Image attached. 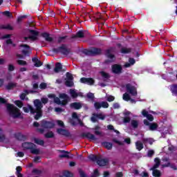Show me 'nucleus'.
<instances>
[{
    "mask_svg": "<svg viewBox=\"0 0 177 177\" xmlns=\"http://www.w3.org/2000/svg\"><path fill=\"white\" fill-rule=\"evenodd\" d=\"M59 157L61 158H73V155L71 154L70 152H67L66 151H62V153L59 155Z\"/></svg>",
    "mask_w": 177,
    "mask_h": 177,
    "instance_id": "obj_20",
    "label": "nucleus"
},
{
    "mask_svg": "<svg viewBox=\"0 0 177 177\" xmlns=\"http://www.w3.org/2000/svg\"><path fill=\"white\" fill-rule=\"evenodd\" d=\"M76 37H77V38H82V37H84V32L82 31V30H80L79 32H77L76 35L73 36V38H76Z\"/></svg>",
    "mask_w": 177,
    "mask_h": 177,
    "instance_id": "obj_35",
    "label": "nucleus"
},
{
    "mask_svg": "<svg viewBox=\"0 0 177 177\" xmlns=\"http://www.w3.org/2000/svg\"><path fill=\"white\" fill-rule=\"evenodd\" d=\"M144 124L145 125H149V131H156L157 128H158V125L157 123H149V121L147 120H144Z\"/></svg>",
    "mask_w": 177,
    "mask_h": 177,
    "instance_id": "obj_15",
    "label": "nucleus"
},
{
    "mask_svg": "<svg viewBox=\"0 0 177 177\" xmlns=\"http://www.w3.org/2000/svg\"><path fill=\"white\" fill-rule=\"evenodd\" d=\"M136 147L137 150L140 151V150H142V149H143V144H142V142L138 141L137 142H136Z\"/></svg>",
    "mask_w": 177,
    "mask_h": 177,
    "instance_id": "obj_32",
    "label": "nucleus"
},
{
    "mask_svg": "<svg viewBox=\"0 0 177 177\" xmlns=\"http://www.w3.org/2000/svg\"><path fill=\"white\" fill-rule=\"evenodd\" d=\"M18 64H19L20 66H26V64H27V62H26V61H23L21 59H19L17 61Z\"/></svg>",
    "mask_w": 177,
    "mask_h": 177,
    "instance_id": "obj_49",
    "label": "nucleus"
},
{
    "mask_svg": "<svg viewBox=\"0 0 177 177\" xmlns=\"http://www.w3.org/2000/svg\"><path fill=\"white\" fill-rule=\"evenodd\" d=\"M33 142L37 145H40V146L44 145V141L39 138H34Z\"/></svg>",
    "mask_w": 177,
    "mask_h": 177,
    "instance_id": "obj_34",
    "label": "nucleus"
},
{
    "mask_svg": "<svg viewBox=\"0 0 177 177\" xmlns=\"http://www.w3.org/2000/svg\"><path fill=\"white\" fill-rule=\"evenodd\" d=\"M170 89L173 95H177V84H174L171 86Z\"/></svg>",
    "mask_w": 177,
    "mask_h": 177,
    "instance_id": "obj_30",
    "label": "nucleus"
},
{
    "mask_svg": "<svg viewBox=\"0 0 177 177\" xmlns=\"http://www.w3.org/2000/svg\"><path fill=\"white\" fill-rule=\"evenodd\" d=\"M115 177H122V172H118Z\"/></svg>",
    "mask_w": 177,
    "mask_h": 177,
    "instance_id": "obj_63",
    "label": "nucleus"
},
{
    "mask_svg": "<svg viewBox=\"0 0 177 177\" xmlns=\"http://www.w3.org/2000/svg\"><path fill=\"white\" fill-rule=\"evenodd\" d=\"M4 16H7V17H12V14L9 11H6L3 12Z\"/></svg>",
    "mask_w": 177,
    "mask_h": 177,
    "instance_id": "obj_52",
    "label": "nucleus"
},
{
    "mask_svg": "<svg viewBox=\"0 0 177 177\" xmlns=\"http://www.w3.org/2000/svg\"><path fill=\"white\" fill-rule=\"evenodd\" d=\"M20 99H21V100H24V99H27L26 98V93L21 94Z\"/></svg>",
    "mask_w": 177,
    "mask_h": 177,
    "instance_id": "obj_61",
    "label": "nucleus"
},
{
    "mask_svg": "<svg viewBox=\"0 0 177 177\" xmlns=\"http://www.w3.org/2000/svg\"><path fill=\"white\" fill-rule=\"evenodd\" d=\"M99 175V170L95 169L94 170V173L91 175V177H97Z\"/></svg>",
    "mask_w": 177,
    "mask_h": 177,
    "instance_id": "obj_50",
    "label": "nucleus"
},
{
    "mask_svg": "<svg viewBox=\"0 0 177 177\" xmlns=\"http://www.w3.org/2000/svg\"><path fill=\"white\" fill-rule=\"evenodd\" d=\"M103 146L108 150H111L113 148V144L111 142H104Z\"/></svg>",
    "mask_w": 177,
    "mask_h": 177,
    "instance_id": "obj_31",
    "label": "nucleus"
},
{
    "mask_svg": "<svg viewBox=\"0 0 177 177\" xmlns=\"http://www.w3.org/2000/svg\"><path fill=\"white\" fill-rule=\"evenodd\" d=\"M74 80V77H73V75L70 73H66V78L65 82V85L66 86H74V82L73 81Z\"/></svg>",
    "mask_w": 177,
    "mask_h": 177,
    "instance_id": "obj_7",
    "label": "nucleus"
},
{
    "mask_svg": "<svg viewBox=\"0 0 177 177\" xmlns=\"http://www.w3.org/2000/svg\"><path fill=\"white\" fill-rule=\"evenodd\" d=\"M72 118L76 121V122H80V118L78 117V115H77V113H73L72 114Z\"/></svg>",
    "mask_w": 177,
    "mask_h": 177,
    "instance_id": "obj_38",
    "label": "nucleus"
},
{
    "mask_svg": "<svg viewBox=\"0 0 177 177\" xmlns=\"http://www.w3.org/2000/svg\"><path fill=\"white\" fill-rule=\"evenodd\" d=\"M97 164H98L100 167H104L109 164V159L98 158Z\"/></svg>",
    "mask_w": 177,
    "mask_h": 177,
    "instance_id": "obj_19",
    "label": "nucleus"
},
{
    "mask_svg": "<svg viewBox=\"0 0 177 177\" xmlns=\"http://www.w3.org/2000/svg\"><path fill=\"white\" fill-rule=\"evenodd\" d=\"M86 136L90 140H96V137L93 134L87 133Z\"/></svg>",
    "mask_w": 177,
    "mask_h": 177,
    "instance_id": "obj_39",
    "label": "nucleus"
},
{
    "mask_svg": "<svg viewBox=\"0 0 177 177\" xmlns=\"http://www.w3.org/2000/svg\"><path fill=\"white\" fill-rule=\"evenodd\" d=\"M3 140V134L2 133V129H0V141Z\"/></svg>",
    "mask_w": 177,
    "mask_h": 177,
    "instance_id": "obj_59",
    "label": "nucleus"
},
{
    "mask_svg": "<svg viewBox=\"0 0 177 177\" xmlns=\"http://www.w3.org/2000/svg\"><path fill=\"white\" fill-rule=\"evenodd\" d=\"M41 102L44 103V104H46V103H48V98L46 97L41 98Z\"/></svg>",
    "mask_w": 177,
    "mask_h": 177,
    "instance_id": "obj_58",
    "label": "nucleus"
},
{
    "mask_svg": "<svg viewBox=\"0 0 177 177\" xmlns=\"http://www.w3.org/2000/svg\"><path fill=\"white\" fill-rule=\"evenodd\" d=\"M153 154H154V151L153 150H149L148 151V157H151V156H153Z\"/></svg>",
    "mask_w": 177,
    "mask_h": 177,
    "instance_id": "obj_55",
    "label": "nucleus"
},
{
    "mask_svg": "<svg viewBox=\"0 0 177 177\" xmlns=\"http://www.w3.org/2000/svg\"><path fill=\"white\" fill-rule=\"evenodd\" d=\"M101 52L102 50L99 48H91L90 50H87L86 53L87 55H89L90 56H92L93 55H99L100 53H101Z\"/></svg>",
    "mask_w": 177,
    "mask_h": 177,
    "instance_id": "obj_13",
    "label": "nucleus"
},
{
    "mask_svg": "<svg viewBox=\"0 0 177 177\" xmlns=\"http://www.w3.org/2000/svg\"><path fill=\"white\" fill-rule=\"evenodd\" d=\"M162 162H165L163 165H162V167H169V163L168 162V159H163Z\"/></svg>",
    "mask_w": 177,
    "mask_h": 177,
    "instance_id": "obj_46",
    "label": "nucleus"
},
{
    "mask_svg": "<svg viewBox=\"0 0 177 177\" xmlns=\"http://www.w3.org/2000/svg\"><path fill=\"white\" fill-rule=\"evenodd\" d=\"M136 63L135 59L129 58V63H126L124 64V67L128 68L131 67V66H133Z\"/></svg>",
    "mask_w": 177,
    "mask_h": 177,
    "instance_id": "obj_26",
    "label": "nucleus"
},
{
    "mask_svg": "<svg viewBox=\"0 0 177 177\" xmlns=\"http://www.w3.org/2000/svg\"><path fill=\"white\" fill-rule=\"evenodd\" d=\"M32 62L34 63L35 67H41L42 66V62L38 59V58H33Z\"/></svg>",
    "mask_w": 177,
    "mask_h": 177,
    "instance_id": "obj_25",
    "label": "nucleus"
},
{
    "mask_svg": "<svg viewBox=\"0 0 177 177\" xmlns=\"http://www.w3.org/2000/svg\"><path fill=\"white\" fill-rule=\"evenodd\" d=\"M69 93H70L71 96H72L73 98L78 97V96H82V93H79L75 89H70Z\"/></svg>",
    "mask_w": 177,
    "mask_h": 177,
    "instance_id": "obj_17",
    "label": "nucleus"
},
{
    "mask_svg": "<svg viewBox=\"0 0 177 177\" xmlns=\"http://www.w3.org/2000/svg\"><path fill=\"white\" fill-rule=\"evenodd\" d=\"M153 142H154V140L152 138H147L144 140L145 143H149V145H153Z\"/></svg>",
    "mask_w": 177,
    "mask_h": 177,
    "instance_id": "obj_42",
    "label": "nucleus"
},
{
    "mask_svg": "<svg viewBox=\"0 0 177 177\" xmlns=\"http://www.w3.org/2000/svg\"><path fill=\"white\" fill-rule=\"evenodd\" d=\"M100 75H102L103 80H109V78H110V75H109V73H106L104 71L100 72Z\"/></svg>",
    "mask_w": 177,
    "mask_h": 177,
    "instance_id": "obj_29",
    "label": "nucleus"
},
{
    "mask_svg": "<svg viewBox=\"0 0 177 177\" xmlns=\"http://www.w3.org/2000/svg\"><path fill=\"white\" fill-rule=\"evenodd\" d=\"M87 97L88 99H93V97H95V95H93V93H89L87 94Z\"/></svg>",
    "mask_w": 177,
    "mask_h": 177,
    "instance_id": "obj_53",
    "label": "nucleus"
},
{
    "mask_svg": "<svg viewBox=\"0 0 177 177\" xmlns=\"http://www.w3.org/2000/svg\"><path fill=\"white\" fill-rule=\"evenodd\" d=\"M94 129L95 135H99L100 136H102V131H99V129H100V127L96 126Z\"/></svg>",
    "mask_w": 177,
    "mask_h": 177,
    "instance_id": "obj_36",
    "label": "nucleus"
},
{
    "mask_svg": "<svg viewBox=\"0 0 177 177\" xmlns=\"http://www.w3.org/2000/svg\"><path fill=\"white\" fill-rule=\"evenodd\" d=\"M8 70H9V71H13V70H15V66L12 64H10L8 66Z\"/></svg>",
    "mask_w": 177,
    "mask_h": 177,
    "instance_id": "obj_56",
    "label": "nucleus"
},
{
    "mask_svg": "<svg viewBox=\"0 0 177 177\" xmlns=\"http://www.w3.org/2000/svg\"><path fill=\"white\" fill-rule=\"evenodd\" d=\"M89 160H91V161H97V160H99V158H97V157H96V156L95 155H90L88 156Z\"/></svg>",
    "mask_w": 177,
    "mask_h": 177,
    "instance_id": "obj_40",
    "label": "nucleus"
},
{
    "mask_svg": "<svg viewBox=\"0 0 177 177\" xmlns=\"http://www.w3.org/2000/svg\"><path fill=\"white\" fill-rule=\"evenodd\" d=\"M110 174L108 171H105L104 173V177H109Z\"/></svg>",
    "mask_w": 177,
    "mask_h": 177,
    "instance_id": "obj_64",
    "label": "nucleus"
},
{
    "mask_svg": "<svg viewBox=\"0 0 177 177\" xmlns=\"http://www.w3.org/2000/svg\"><path fill=\"white\" fill-rule=\"evenodd\" d=\"M71 109H75V110H80L82 107V104L81 102H74L71 104Z\"/></svg>",
    "mask_w": 177,
    "mask_h": 177,
    "instance_id": "obj_22",
    "label": "nucleus"
},
{
    "mask_svg": "<svg viewBox=\"0 0 177 177\" xmlns=\"http://www.w3.org/2000/svg\"><path fill=\"white\" fill-rule=\"evenodd\" d=\"M22 147L26 149H30L32 154H39V149H35V145L31 142H24L22 144Z\"/></svg>",
    "mask_w": 177,
    "mask_h": 177,
    "instance_id": "obj_5",
    "label": "nucleus"
},
{
    "mask_svg": "<svg viewBox=\"0 0 177 177\" xmlns=\"http://www.w3.org/2000/svg\"><path fill=\"white\" fill-rule=\"evenodd\" d=\"M46 138H53V132L50 131L45 135Z\"/></svg>",
    "mask_w": 177,
    "mask_h": 177,
    "instance_id": "obj_51",
    "label": "nucleus"
},
{
    "mask_svg": "<svg viewBox=\"0 0 177 177\" xmlns=\"http://www.w3.org/2000/svg\"><path fill=\"white\" fill-rule=\"evenodd\" d=\"M122 53H129L131 52V49L127 48H123L121 50Z\"/></svg>",
    "mask_w": 177,
    "mask_h": 177,
    "instance_id": "obj_47",
    "label": "nucleus"
},
{
    "mask_svg": "<svg viewBox=\"0 0 177 177\" xmlns=\"http://www.w3.org/2000/svg\"><path fill=\"white\" fill-rule=\"evenodd\" d=\"M64 176H66V177H73V174H71L68 171H64Z\"/></svg>",
    "mask_w": 177,
    "mask_h": 177,
    "instance_id": "obj_45",
    "label": "nucleus"
},
{
    "mask_svg": "<svg viewBox=\"0 0 177 177\" xmlns=\"http://www.w3.org/2000/svg\"><path fill=\"white\" fill-rule=\"evenodd\" d=\"M113 109H120V104L118 103L113 104Z\"/></svg>",
    "mask_w": 177,
    "mask_h": 177,
    "instance_id": "obj_62",
    "label": "nucleus"
},
{
    "mask_svg": "<svg viewBox=\"0 0 177 177\" xmlns=\"http://www.w3.org/2000/svg\"><path fill=\"white\" fill-rule=\"evenodd\" d=\"M80 82H82V84H87V85H93L95 80L91 77H82L80 79Z\"/></svg>",
    "mask_w": 177,
    "mask_h": 177,
    "instance_id": "obj_11",
    "label": "nucleus"
},
{
    "mask_svg": "<svg viewBox=\"0 0 177 177\" xmlns=\"http://www.w3.org/2000/svg\"><path fill=\"white\" fill-rule=\"evenodd\" d=\"M140 176H142V177H149V174H147V172L144 171V172H142V173L140 174Z\"/></svg>",
    "mask_w": 177,
    "mask_h": 177,
    "instance_id": "obj_57",
    "label": "nucleus"
},
{
    "mask_svg": "<svg viewBox=\"0 0 177 177\" xmlns=\"http://www.w3.org/2000/svg\"><path fill=\"white\" fill-rule=\"evenodd\" d=\"M108 129H109L110 131H114V132H115L116 133H120V131L115 130L114 129V127L111 124H109L107 126Z\"/></svg>",
    "mask_w": 177,
    "mask_h": 177,
    "instance_id": "obj_43",
    "label": "nucleus"
},
{
    "mask_svg": "<svg viewBox=\"0 0 177 177\" xmlns=\"http://www.w3.org/2000/svg\"><path fill=\"white\" fill-rule=\"evenodd\" d=\"M104 118H106V116L103 113H99V114L94 113L91 117V121L92 122H96V121H97V119L104 120Z\"/></svg>",
    "mask_w": 177,
    "mask_h": 177,
    "instance_id": "obj_9",
    "label": "nucleus"
},
{
    "mask_svg": "<svg viewBox=\"0 0 177 177\" xmlns=\"http://www.w3.org/2000/svg\"><path fill=\"white\" fill-rule=\"evenodd\" d=\"M105 99L107 102H114L115 97L113 95H106Z\"/></svg>",
    "mask_w": 177,
    "mask_h": 177,
    "instance_id": "obj_33",
    "label": "nucleus"
},
{
    "mask_svg": "<svg viewBox=\"0 0 177 177\" xmlns=\"http://www.w3.org/2000/svg\"><path fill=\"white\" fill-rule=\"evenodd\" d=\"M15 86H16V84L9 83L6 88L7 89H12V88H15Z\"/></svg>",
    "mask_w": 177,
    "mask_h": 177,
    "instance_id": "obj_48",
    "label": "nucleus"
},
{
    "mask_svg": "<svg viewBox=\"0 0 177 177\" xmlns=\"http://www.w3.org/2000/svg\"><path fill=\"white\" fill-rule=\"evenodd\" d=\"M126 90H127V93H125L123 95V100H125V102L130 101L131 103H136L135 100L131 98V96L135 97V96L138 95V91H136V88H135V86H133L131 84H127Z\"/></svg>",
    "mask_w": 177,
    "mask_h": 177,
    "instance_id": "obj_2",
    "label": "nucleus"
},
{
    "mask_svg": "<svg viewBox=\"0 0 177 177\" xmlns=\"http://www.w3.org/2000/svg\"><path fill=\"white\" fill-rule=\"evenodd\" d=\"M62 68H63V67L62 66V64L57 63L55 65V68L54 69V71L55 73H60V71H62Z\"/></svg>",
    "mask_w": 177,
    "mask_h": 177,
    "instance_id": "obj_27",
    "label": "nucleus"
},
{
    "mask_svg": "<svg viewBox=\"0 0 177 177\" xmlns=\"http://www.w3.org/2000/svg\"><path fill=\"white\" fill-rule=\"evenodd\" d=\"M42 37L44 38H45L46 41H48V42H51L52 41V37H50V36H49V34L46 33V32H44V33H42Z\"/></svg>",
    "mask_w": 177,
    "mask_h": 177,
    "instance_id": "obj_28",
    "label": "nucleus"
},
{
    "mask_svg": "<svg viewBox=\"0 0 177 177\" xmlns=\"http://www.w3.org/2000/svg\"><path fill=\"white\" fill-rule=\"evenodd\" d=\"M42 128H53L55 127V122H47L46 120H43L41 122Z\"/></svg>",
    "mask_w": 177,
    "mask_h": 177,
    "instance_id": "obj_10",
    "label": "nucleus"
},
{
    "mask_svg": "<svg viewBox=\"0 0 177 177\" xmlns=\"http://www.w3.org/2000/svg\"><path fill=\"white\" fill-rule=\"evenodd\" d=\"M45 88H46V83H41L39 85V88L40 89H45Z\"/></svg>",
    "mask_w": 177,
    "mask_h": 177,
    "instance_id": "obj_54",
    "label": "nucleus"
},
{
    "mask_svg": "<svg viewBox=\"0 0 177 177\" xmlns=\"http://www.w3.org/2000/svg\"><path fill=\"white\" fill-rule=\"evenodd\" d=\"M34 105L35 109L32 106L28 105L23 108L24 113H31V114H35V119L39 120L42 117V102L39 100H35L34 101Z\"/></svg>",
    "mask_w": 177,
    "mask_h": 177,
    "instance_id": "obj_1",
    "label": "nucleus"
},
{
    "mask_svg": "<svg viewBox=\"0 0 177 177\" xmlns=\"http://www.w3.org/2000/svg\"><path fill=\"white\" fill-rule=\"evenodd\" d=\"M21 50H22V53L24 56H27L31 51L30 47L26 44L21 45Z\"/></svg>",
    "mask_w": 177,
    "mask_h": 177,
    "instance_id": "obj_14",
    "label": "nucleus"
},
{
    "mask_svg": "<svg viewBox=\"0 0 177 177\" xmlns=\"http://www.w3.org/2000/svg\"><path fill=\"white\" fill-rule=\"evenodd\" d=\"M57 125L61 127L62 128H64V123L62 120H57L56 121Z\"/></svg>",
    "mask_w": 177,
    "mask_h": 177,
    "instance_id": "obj_44",
    "label": "nucleus"
},
{
    "mask_svg": "<svg viewBox=\"0 0 177 177\" xmlns=\"http://www.w3.org/2000/svg\"><path fill=\"white\" fill-rule=\"evenodd\" d=\"M30 35L28 37H25V40L30 39L31 41H35L38 37V32L35 30H30Z\"/></svg>",
    "mask_w": 177,
    "mask_h": 177,
    "instance_id": "obj_12",
    "label": "nucleus"
},
{
    "mask_svg": "<svg viewBox=\"0 0 177 177\" xmlns=\"http://www.w3.org/2000/svg\"><path fill=\"white\" fill-rule=\"evenodd\" d=\"M158 167H160V159L156 158L155 159V165L151 169V170L153 171V176H155V177H160L161 176V171H160V170L157 169Z\"/></svg>",
    "mask_w": 177,
    "mask_h": 177,
    "instance_id": "obj_6",
    "label": "nucleus"
},
{
    "mask_svg": "<svg viewBox=\"0 0 177 177\" xmlns=\"http://www.w3.org/2000/svg\"><path fill=\"white\" fill-rule=\"evenodd\" d=\"M48 97L50 99H53L55 103H57V104H62V106L67 104L68 100H70L68 96L65 93L59 94V98L56 97L55 94L48 95Z\"/></svg>",
    "mask_w": 177,
    "mask_h": 177,
    "instance_id": "obj_3",
    "label": "nucleus"
},
{
    "mask_svg": "<svg viewBox=\"0 0 177 177\" xmlns=\"http://www.w3.org/2000/svg\"><path fill=\"white\" fill-rule=\"evenodd\" d=\"M15 104H16V106H17L19 108L23 107V102L20 100L15 101Z\"/></svg>",
    "mask_w": 177,
    "mask_h": 177,
    "instance_id": "obj_41",
    "label": "nucleus"
},
{
    "mask_svg": "<svg viewBox=\"0 0 177 177\" xmlns=\"http://www.w3.org/2000/svg\"><path fill=\"white\" fill-rule=\"evenodd\" d=\"M41 160V158L39 156L35 157L34 158L35 162H39V160Z\"/></svg>",
    "mask_w": 177,
    "mask_h": 177,
    "instance_id": "obj_60",
    "label": "nucleus"
},
{
    "mask_svg": "<svg viewBox=\"0 0 177 177\" xmlns=\"http://www.w3.org/2000/svg\"><path fill=\"white\" fill-rule=\"evenodd\" d=\"M113 52H114V49H113V48H110L106 50V55L108 59H110L109 62L114 61V55H113Z\"/></svg>",
    "mask_w": 177,
    "mask_h": 177,
    "instance_id": "obj_16",
    "label": "nucleus"
},
{
    "mask_svg": "<svg viewBox=\"0 0 177 177\" xmlns=\"http://www.w3.org/2000/svg\"><path fill=\"white\" fill-rule=\"evenodd\" d=\"M131 124L133 128H138V125H139V122H138V120H131Z\"/></svg>",
    "mask_w": 177,
    "mask_h": 177,
    "instance_id": "obj_37",
    "label": "nucleus"
},
{
    "mask_svg": "<svg viewBox=\"0 0 177 177\" xmlns=\"http://www.w3.org/2000/svg\"><path fill=\"white\" fill-rule=\"evenodd\" d=\"M122 70V68L120 65L115 64L112 66V71L113 73H115V74H119V73H121Z\"/></svg>",
    "mask_w": 177,
    "mask_h": 177,
    "instance_id": "obj_18",
    "label": "nucleus"
},
{
    "mask_svg": "<svg viewBox=\"0 0 177 177\" xmlns=\"http://www.w3.org/2000/svg\"><path fill=\"white\" fill-rule=\"evenodd\" d=\"M142 114L144 117H146L149 121H153L154 120V118H153V115H151L147 111L143 110L142 111Z\"/></svg>",
    "mask_w": 177,
    "mask_h": 177,
    "instance_id": "obj_21",
    "label": "nucleus"
},
{
    "mask_svg": "<svg viewBox=\"0 0 177 177\" xmlns=\"http://www.w3.org/2000/svg\"><path fill=\"white\" fill-rule=\"evenodd\" d=\"M57 132L59 135H64V136H68V135H69L68 131H67L64 129H58L57 130Z\"/></svg>",
    "mask_w": 177,
    "mask_h": 177,
    "instance_id": "obj_24",
    "label": "nucleus"
},
{
    "mask_svg": "<svg viewBox=\"0 0 177 177\" xmlns=\"http://www.w3.org/2000/svg\"><path fill=\"white\" fill-rule=\"evenodd\" d=\"M130 114H131V112H129L128 111H124V122L127 123V122H129V121H131V118L129 117Z\"/></svg>",
    "mask_w": 177,
    "mask_h": 177,
    "instance_id": "obj_23",
    "label": "nucleus"
},
{
    "mask_svg": "<svg viewBox=\"0 0 177 177\" xmlns=\"http://www.w3.org/2000/svg\"><path fill=\"white\" fill-rule=\"evenodd\" d=\"M94 107L95 110H99V109H108L109 103L107 102H95Z\"/></svg>",
    "mask_w": 177,
    "mask_h": 177,
    "instance_id": "obj_8",
    "label": "nucleus"
},
{
    "mask_svg": "<svg viewBox=\"0 0 177 177\" xmlns=\"http://www.w3.org/2000/svg\"><path fill=\"white\" fill-rule=\"evenodd\" d=\"M7 110L10 113L11 117H13V118H17L21 115L20 110H19V109H17L13 104H7Z\"/></svg>",
    "mask_w": 177,
    "mask_h": 177,
    "instance_id": "obj_4",
    "label": "nucleus"
}]
</instances>
